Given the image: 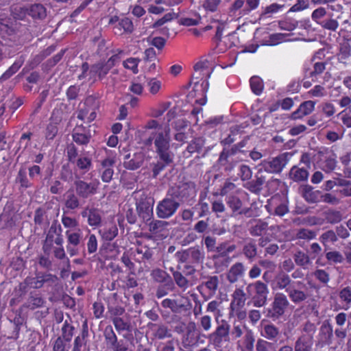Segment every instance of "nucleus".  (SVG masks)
<instances>
[{
	"instance_id": "21",
	"label": "nucleus",
	"mask_w": 351,
	"mask_h": 351,
	"mask_svg": "<svg viewBox=\"0 0 351 351\" xmlns=\"http://www.w3.org/2000/svg\"><path fill=\"white\" fill-rule=\"evenodd\" d=\"M111 69L106 61H99L91 65L90 73L97 75L100 80L104 79Z\"/></svg>"
},
{
	"instance_id": "34",
	"label": "nucleus",
	"mask_w": 351,
	"mask_h": 351,
	"mask_svg": "<svg viewBox=\"0 0 351 351\" xmlns=\"http://www.w3.org/2000/svg\"><path fill=\"white\" fill-rule=\"evenodd\" d=\"M88 223L90 226H99L101 223V211L95 208H90Z\"/></svg>"
},
{
	"instance_id": "53",
	"label": "nucleus",
	"mask_w": 351,
	"mask_h": 351,
	"mask_svg": "<svg viewBox=\"0 0 351 351\" xmlns=\"http://www.w3.org/2000/svg\"><path fill=\"white\" fill-rule=\"evenodd\" d=\"M60 178L64 182H69L73 179V172L69 165H64L62 167Z\"/></svg>"
},
{
	"instance_id": "18",
	"label": "nucleus",
	"mask_w": 351,
	"mask_h": 351,
	"mask_svg": "<svg viewBox=\"0 0 351 351\" xmlns=\"http://www.w3.org/2000/svg\"><path fill=\"white\" fill-rule=\"evenodd\" d=\"M45 303V300L40 293L31 291L29 294L27 302L23 305V307L34 310L37 308L43 306Z\"/></svg>"
},
{
	"instance_id": "61",
	"label": "nucleus",
	"mask_w": 351,
	"mask_h": 351,
	"mask_svg": "<svg viewBox=\"0 0 351 351\" xmlns=\"http://www.w3.org/2000/svg\"><path fill=\"white\" fill-rule=\"evenodd\" d=\"M221 0H205L203 2V8L208 11L214 12L217 10Z\"/></svg>"
},
{
	"instance_id": "15",
	"label": "nucleus",
	"mask_w": 351,
	"mask_h": 351,
	"mask_svg": "<svg viewBox=\"0 0 351 351\" xmlns=\"http://www.w3.org/2000/svg\"><path fill=\"white\" fill-rule=\"evenodd\" d=\"M28 5V16L32 17L34 21H43L47 16V8L44 5L39 3H35Z\"/></svg>"
},
{
	"instance_id": "43",
	"label": "nucleus",
	"mask_w": 351,
	"mask_h": 351,
	"mask_svg": "<svg viewBox=\"0 0 351 351\" xmlns=\"http://www.w3.org/2000/svg\"><path fill=\"white\" fill-rule=\"evenodd\" d=\"M104 336L108 346H110L111 344L116 343V340L117 339V337L111 326H107L105 328L104 331Z\"/></svg>"
},
{
	"instance_id": "32",
	"label": "nucleus",
	"mask_w": 351,
	"mask_h": 351,
	"mask_svg": "<svg viewBox=\"0 0 351 351\" xmlns=\"http://www.w3.org/2000/svg\"><path fill=\"white\" fill-rule=\"evenodd\" d=\"M200 333H186L182 341L183 347L189 348L197 346L200 340Z\"/></svg>"
},
{
	"instance_id": "36",
	"label": "nucleus",
	"mask_w": 351,
	"mask_h": 351,
	"mask_svg": "<svg viewBox=\"0 0 351 351\" xmlns=\"http://www.w3.org/2000/svg\"><path fill=\"white\" fill-rule=\"evenodd\" d=\"M14 34V29L9 19H0V35L2 36H11Z\"/></svg>"
},
{
	"instance_id": "42",
	"label": "nucleus",
	"mask_w": 351,
	"mask_h": 351,
	"mask_svg": "<svg viewBox=\"0 0 351 351\" xmlns=\"http://www.w3.org/2000/svg\"><path fill=\"white\" fill-rule=\"evenodd\" d=\"M311 344L304 335L300 337L295 343V351H310Z\"/></svg>"
},
{
	"instance_id": "30",
	"label": "nucleus",
	"mask_w": 351,
	"mask_h": 351,
	"mask_svg": "<svg viewBox=\"0 0 351 351\" xmlns=\"http://www.w3.org/2000/svg\"><path fill=\"white\" fill-rule=\"evenodd\" d=\"M286 291L291 301L295 304L300 303L307 298V295L300 290L289 287L286 289Z\"/></svg>"
},
{
	"instance_id": "6",
	"label": "nucleus",
	"mask_w": 351,
	"mask_h": 351,
	"mask_svg": "<svg viewBox=\"0 0 351 351\" xmlns=\"http://www.w3.org/2000/svg\"><path fill=\"white\" fill-rule=\"evenodd\" d=\"M154 199L151 197L141 198L136 202V211L143 221L148 223L153 218V205Z\"/></svg>"
},
{
	"instance_id": "38",
	"label": "nucleus",
	"mask_w": 351,
	"mask_h": 351,
	"mask_svg": "<svg viewBox=\"0 0 351 351\" xmlns=\"http://www.w3.org/2000/svg\"><path fill=\"white\" fill-rule=\"evenodd\" d=\"M250 83L252 92L254 94L259 95L263 89V82L262 79L258 76H253L250 78Z\"/></svg>"
},
{
	"instance_id": "27",
	"label": "nucleus",
	"mask_w": 351,
	"mask_h": 351,
	"mask_svg": "<svg viewBox=\"0 0 351 351\" xmlns=\"http://www.w3.org/2000/svg\"><path fill=\"white\" fill-rule=\"evenodd\" d=\"M322 339L327 344L332 343V327L328 321H325L320 327Z\"/></svg>"
},
{
	"instance_id": "47",
	"label": "nucleus",
	"mask_w": 351,
	"mask_h": 351,
	"mask_svg": "<svg viewBox=\"0 0 351 351\" xmlns=\"http://www.w3.org/2000/svg\"><path fill=\"white\" fill-rule=\"evenodd\" d=\"M173 276L176 285L179 287L186 289L188 287L189 280L180 271H173Z\"/></svg>"
},
{
	"instance_id": "62",
	"label": "nucleus",
	"mask_w": 351,
	"mask_h": 351,
	"mask_svg": "<svg viewBox=\"0 0 351 351\" xmlns=\"http://www.w3.org/2000/svg\"><path fill=\"white\" fill-rule=\"evenodd\" d=\"M112 322L115 326V328L118 331L129 330L130 325L127 322H125L121 317H115L112 319Z\"/></svg>"
},
{
	"instance_id": "5",
	"label": "nucleus",
	"mask_w": 351,
	"mask_h": 351,
	"mask_svg": "<svg viewBox=\"0 0 351 351\" xmlns=\"http://www.w3.org/2000/svg\"><path fill=\"white\" fill-rule=\"evenodd\" d=\"M218 324L216 330L208 336L209 341L215 346H219L223 340L229 341L230 324L224 319Z\"/></svg>"
},
{
	"instance_id": "41",
	"label": "nucleus",
	"mask_w": 351,
	"mask_h": 351,
	"mask_svg": "<svg viewBox=\"0 0 351 351\" xmlns=\"http://www.w3.org/2000/svg\"><path fill=\"white\" fill-rule=\"evenodd\" d=\"M161 305L163 308H169L173 313H180L181 308H184L183 304H178L175 300L165 299L162 301Z\"/></svg>"
},
{
	"instance_id": "19",
	"label": "nucleus",
	"mask_w": 351,
	"mask_h": 351,
	"mask_svg": "<svg viewBox=\"0 0 351 351\" xmlns=\"http://www.w3.org/2000/svg\"><path fill=\"white\" fill-rule=\"evenodd\" d=\"M73 141L78 145H87L91 138L89 133H86V128L82 125H77L72 134Z\"/></svg>"
},
{
	"instance_id": "29",
	"label": "nucleus",
	"mask_w": 351,
	"mask_h": 351,
	"mask_svg": "<svg viewBox=\"0 0 351 351\" xmlns=\"http://www.w3.org/2000/svg\"><path fill=\"white\" fill-rule=\"evenodd\" d=\"M36 278L37 280L35 282V285H34V288L36 289L41 288L45 282L53 283L58 280V278L56 275L51 274H38L36 276Z\"/></svg>"
},
{
	"instance_id": "13",
	"label": "nucleus",
	"mask_w": 351,
	"mask_h": 351,
	"mask_svg": "<svg viewBox=\"0 0 351 351\" xmlns=\"http://www.w3.org/2000/svg\"><path fill=\"white\" fill-rule=\"evenodd\" d=\"M147 326L153 332V337L156 339L161 340L172 337L170 329H169L168 326L165 324L149 322L147 324Z\"/></svg>"
},
{
	"instance_id": "55",
	"label": "nucleus",
	"mask_w": 351,
	"mask_h": 351,
	"mask_svg": "<svg viewBox=\"0 0 351 351\" xmlns=\"http://www.w3.org/2000/svg\"><path fill=\"white\" fill-rule=\"evenodd\" d=\"M315 237L316 232L315 231L305 228L300 229L296 234V237L301 239H312Z\"/></svg>"
},
{
	"instance_id": "48",
	"label": "nucleus",
	"mask_w": 351,
	"mask_h": 351,
	"mask_svg": "<svg viewBox=\"0 0 351 351\" xmlns=\"http://www.w3.org/2000/svg\"><path fill=\"white\" fill-rule=\"evenodd\" d=\"M243 251L245 256L250 260L254 258L257 254V249L256 245L252 243H249L245 245Z\"/></svg>"
},
{
	"instance_id": "9",
	"label": "nucleus",
	"mask_w": 351,
	"mask_h": 351,
	"mask_svg": "<svg viewBox=\"0 0 351 351\" xmlns=\"http://www.w3.org/2000/svg\"><path fill=\"white\" fill-rule=\"evenodd\" d=\"M289 303L286 296L282 293H277L274 299L272 309L269 310L268 314L274 318L282 316Z\"/></svg>"
},
{
	"instance_id": "3",
	"label": "nucleus",
	"mask_w": 351,
	"mask_h": 351,
	"mask_svg": "<svg viewBox=\"0 0 351 351\" xmlns=\"http://www.w3.org/2000/svg\"><path fill=\"white\" fill-rule=\"evenodd\" d=\"M180 204L174 197L167 196L158 202L156 207V215L160 219L171 217L178 210Z\"/></svg>"
},
{
	"instance_id": "64",
	"label": "nucleus",
	"mask_w": 351,
	"mask_h": 351,
	"mask_svg": "<svg viewBox=\"0 0 351 351\" xmlns=\"http://www.w3.org/2000/svg\"><path fill=\"white\" fill-rule=\"evenodd\" d=\"M246 6L240 12V14H246L258 8L260 0H245Z\"/></svg>"
},
{
	"instance_id": "52",
	"label": "nucleus",
	"mask_w": 351,
	"mask_h": 351,
	"mask_svg": "<svg viewBox=\"0 0 351 351\" xmlns=\"http://www.w3.org/2000/svg\"><path fill=\"white\" fill-rule=\"evenodd\" d=\"M140 62V59L130 58L123 62V66L129 69H131L134 73L136 74L138 72V64Z\"/></svg>"
},
{
	"instance_id": "45",
	"label": "nucleus",
	"mask_w": 351,
	"mask_h": 351,
	"mask_svg": "<svg viewBox=\"0 0 351 351\" xmlns=\"http://www.w3.org/2000/svg\"><path fill=\"white\" fill-rule=\"evenodd\" d=\"M320 242L324 245H326L328 241L335 242L337 241V237L336 233L332 230H330L324 232L319 237Z\"/></svg>"
},
{
	"instance_id": "11",
	"label": "nucleus",
	"mask_w": 351,
	"mask_h": 351,
	"mask_svg": "<svg viewBox=\"0 0 351 351\" xmlns=\"http://www.w3.org/2000/svg\"><path fill=\"white\" fill-rule=\"evenodd\" d=\"M77 195L82 198H88L97 192V186L95 184L87 183L82 180L74 182Z\"/></svg>"
},
{
	"instance_id": "8",
	"label": "nucleus",
	"mask_w": 351,
	"mask_h": 351,
	"mask_svg": "<svg viewBox=\"0 0 351 351\" xmlns=\"http://www.w3.org/2000/svg\"><path fill=\"white\" fill-rule=\"evenodd\" d=\"M255 294L252 297L251 302L254 306L261 307L267 302L269 293L268 287L266 284L260 280L255 282Z\"/></svg>"
},
{
	"instance_id": "33",
	"label": "nucleus",
	"mask_w": 351,
	"mask_h": 351,
	"mask_svg": "<svg viewBox=\"0 0 351 351\" xmlns=\"http://www.w3.org/2000/svg\"><path fill=\"white\" fill-rule=\"evenodd\" d=\"M75 327L71 325L68 320L64 322L62 327V335L60 336L64 341L70 342L74 334Z\"/></svg>"
},
{
	"instance_id": "49",
	"label": "nucleus",
	"mask_w": 351,
	"mask_h": 351,
	"mask_svg": "<svg viewBox=\"0 0 351 351\" xmlns=\"http://www.w3.org/2000/svg\"><path fill=\"white\" fill-rule=\"evenodd\" d=\"M276 286L280 289L288 288L287 286L291 282V278L289 276L285 274H280L276 278Z\"/></svg>"
},
{
	"instance_id": "54",
	"label": "nucleus",
	"mask_w": 351,
	"mask_h": 351,
	"mask_svg": "<svg viewBox=\"0 0 351 351\" xmlns=\"http://www.w3.org/2000/svg\"><path fill=\"white\" fill-rule=\"evenodd\" d=\"M80 90V88L77 85L70 86L66 92V95L68 101L76 100L79 96V93Z\"/></svg>"
},
{
	"instance_id": "39",
	"label": "nucleus",
	"mask_w": 351,
	"mask_h": 351,
	"mask_svg": "<svg viewBox=\"0 0 351 351\" xmlns=\"http://www.w3.org/2000/svg\"><path fill=\"white\" fill-rule=\"evenodd\" d=\"M175 289L174 282L161 284L159 285L156 291V296L158 298H162L167 295L169 291H171Z\"/></svg>"
},
{
	"instance_id": "25",
	"label": "nucleus",
	"mask_w": 351,
	"mask_h": 351,
	"mask_svg": "<svg viewBox=\"0 0 351 351\" xmlns=\"http://www.w3.org/2000/svg\"><path fill=\"white\" fill-rule=\"evenodd\" d=\"M153 279L160 284L173 282L172 278L165 270L161 269H155L151 274Z\"/></svg>"
},
{
	"instance_id": "1",
	"label": "nucleus",
	"mask_w": 351,
	"mask_h": 351,
	"mask_svg": "<svg viewBox=\"0 0 351 351\" xmlns=\"http://www.w3.org/2000/svg\"><path fill=\"white\" fill-rule=\"evenodd\" d=\"M195 184L191 181L180 182L167 191V196L177 199L179 202L186 201L195 194Z\"/></svg>"
},
{
	"instance_id": "26",
	"label": "nucleus",
	"mask_w": 351,
	"mask_h": 351,
	"mask_svg": "<svg viewBox=\"0 0 351 351\" xmlns=\"http://www.w3.org/2000/svg\"><path fill=\"white\" fill-rule=\"evenodd\" d=\"M320 26L324 29L336 32L339 27V23L332 14H328L324 20L320 22Z\"/></svg>"
},
{
	"instance_id": "50",
	"label": "nucleus",
	"mask_w": 351,
	"mask_h": 351,
	"mask_svg": "<svg viewBox=\"0 0 351 351\" xmlns=\"http://www.w3.org/2000/svg\"><path fill=\"white\" fill-rule=\"evenodd\" d=\"M21 66V64L19 62H15L0 77V82L5 81L9 79L11 76H12L14 73H16L20 67Z\"/></svg>"
},
{
	"instance_id": "58",
	"label": "nucleus",
	"mask_w": 351,
	"mask_h": 351,
	"mask_svg": "<svg viewBox=\"0 0 351 351\" xmlns=\"http://www.w3.org/2000/svg\"><path fill=\"white\" fill-rule=\"evenodd\" d=\"M27 11L28 5L19 7V8H16L12 11L13 16L16 19L24 20L28 16Z\"/></svg>"
},
{
	"instance_id": "46",
	"label": "nucleus",
	"mask_w": 351,
	"mask_h": 351,
	"mask_svg": "<svg viewBox=\"0 0 351 351\" xmlns=\"http://www.w3.org/2000/svg\"><path fill=\"white\" fill-rule=\"evenodd\" d=\"M327 15L326 9L320 7L313 12L311 17L313 21L320 25V22L324 21Z\"/></svg>"
},
{
	"instance_id": "57",
	"label": "nucleus",
	"mask_w": 351,
	"mask_h": 351,
	"mask_svg": "<svg viewBox=\"0 0 351 351\" xmlns=\"http://www.w3.org/2000/svg\"><path fill=\"white\" fill-rule=\"evenodd\" d=\"M285 34L276 33L269 35V39L264 43L265 45H275L284 40Z\"/></svg>"
},
{
	"instance_id": "14",
	"label": "nucleus",
	"mask_w": 351,
	"mask_h": 351,
	"mask_svg": "<svg viewBox=\"0 0 351 351\" xmlns=\"http://www.w3.org/2000/svg\"><path fill=\"white\" fill-rule=\"evenodd\" d=\"M261 173L262 169H258V172L254 176V179L248 181L244 186L250 192L256 195L260 194L263 190V185L265 182V178Z\"/></svg>"
},
{
	"instance_id": "40",
	"label": "nucleus",
	"mask_w": 351,
	"mask_h": 351,
	"mask_svg": "<svg viewBox=\"0 0 351 351\" xmlns=\"http://www.w3.org/2000/svg\"><path fill=\"white\" fill-rule=\"evenodd\" d=\"M295 263L302 267H305L311 263L310 258L308 254L302 252L298 251L293 256Z\"/></svg>"
},
{
	"instance_id": "59",
	"label": "nucleus",
	"mask_w": 351,
	"mask_h": 351,
	"mask_svg": "<svg viewBox=\"0 0 351 351\" xmlns=\"http://www.w3.org/2000/svg\"><path fill=\"white\" fill-rule=\"evenodd\" d=\"M254 338L252 332L247 330L245 335L244 345L247 351H252L254 348Z\"/></svg>"
},
{
	"instance_id": "28",
	"label": "nucleus",
	"mask_w": 351,
	"mask_h": 351,
	"mask_svg": "<svg viewBox=\"0 0 351 351\" xmlns=\"http://www.w3.org/2000/svg\"><path fill=\"white\" fill-rule=\"evenodd\" d=\"M233 300L230 304V307L236 305L238 308H242L245 305L246 300V293L241 289H236L232 294Z\"/></svg>"
},
{
	"instance_id": "10",
	"label": "nucleus",
	"mask_w": 351,
	"mask_h": 351,
	"mask_svg": "<svg viewBox=\"0 0 351 351\" xmlns=\"http://www.w3.org/2000/svg\"><path fill=\"white\" fill-rule=\"evenodd\" d=\"M298 193L308 204H316L321 200V191L314 190V187L308 184H300Z\"/></svg>"
},
{
	"instance_id": "51",
	"label": "nucleus",
	"mask_w": 351,
	"mask_h": 351,
	"mask_svg": "<svg viewBox=\"0 0 351 351\" xmlns=\"http://www.w3.org/2000/svg\"><path fill=\"white\" fill-rule=\"evenodd\" d=\"M76 165L80 169L86 172L92 166V160L88 157H81L76 160Z\"/></svg>"
},
{
	"instance_id": "63",
	"label": "nucleus",
	"mask_w": 351,
	"mask_h": 351,
	"mask_svg": "<svg viewBox=\"0 0 351 351\" xmlns=\"http://www.w3.org/2000/svg\"><path fill=\"white\" fill-rule=\"evenodd\" d=\"M66 49H62L58 53L55 55L53 58L48 59L46 62V66L48 68H52L56 65L62 58Z\"/></svg>"
},
{
	"instance_id": "23",
	"label": "nucleus",
	"mask_w": 351,
	"mask_h": 351,
	"mask_svg": "<svg viewBox=\"0 0 351 351\" xmlns=\"http://www.w3.org/2000/svg\"><path fill=\"white\" fill-rule=\"evenodd\" d=\"M189 256L191 258V263L193 264H200L202 263L205 254L202 249V246L199 247L196 245L189 248Z\"/></svg>"
},
{
	"instance_id": "24",
	"label": "nucleus",
	"mask_w": 351,
	"mask_h": 351,
	"mask_svg": "<svg viewBox=\"0 0 351 351\" xmlns=\"http://www.w3.org/2000/svg\"><path fill=\"white\" fill-rule=\"evenodd\" d=\"M226 204L232 210L231 216L238 215L243 206V202L240 198L236 195H230L227 197Z\"/></svg>"
},
{
	"instance_id": "22",
	"label": "nucleus",
	"mask_w": 351,
	"mask_h": 351,
	"mask_svg": "<svg viewBox=\"0 0 351 351\" xmlns=\"http://www.w3.org/2000/svg\"><path fill=\"white\" fill-rule=\"evenodd\" d=\"M244 265L241 263H237L233 265L227 274V279L230 283H234L241 277L244 273Z\"/></svg>"
},
{
	"instance_id": "20",
	"label": "nucleus",
	"mask_w": 351,
	"mask_h": 351,
	"mask_svg": "<svg viewBox=\"0 0 351 351\" xmlns=\"http://www.w3.org/2000/svg\"><path fill=\"white\" fill-rule=\"evenodd\" d=\"M230 157L225 152L221 151L216 164L218 170L222 168L225 172H230L234 169L237 162L230 160Z\"/></svg>"
},
{
	"instance_id": "16",
	"label": "nucleus",
	"mask_w": 351,
	"mask_h": 351,
	"mask_svg": "<svg viewBox=\"0 0 351 351\" xmlns=\"http://www.w3.org/2000/svg\"><path fill=\"white\" fill-rule=\"evenodd\" d=\"M289 178L297 183L306 182L308 180L309 173L305 167H299L294 165L288 173Z\"/></svg>"
},
{
	"instance_id": "31",
	"label": "nucleus",
	"mask_w": 351,
	"mask_h": 351,
	"mask_svg": "<svg viewBox=\"0 0 351 351\" xmlns=\"http://www.w3.org/2000/svg\"><path fill=\"white\" fill-rule=\"evenodd\" d=\"M99 233L105 241H110L118 234V228L115 224H111L108 227L100 230Z\"/></svg>"
},
{
	"instance_id": "7",
	"label": "nucleus",
	"mask_w": 351,
	"mask_h": 351,
	"mask_svg": "<svg viewBox=\"0 0 351 351\" xmlns=\"http://www.w3.org/2000/svg\"><path fill=\"white\" fill-rule=\"evenodd\" d=\"M145 159V154L143 152L128 153L123 156V165L126 169L134 171L142 167Z\"/></svg>"
},
{
	"instance_id": "4",
	"label": "nucleus",
	"mask_w": 351,
	"mask_h": 351,
	"mask_svg": "<svg viewBox=\"0 0 351 351\" xmlns=\"http://www.w3.org/2000/svg\"><path fill=\"white\" fill-rule=\"evenodd\" d=\"M291 156V154L289 153H283L272 158L271 160L262 161L259 165L262 166L263 169L268 173H279L288 162Z\"/></svg>"
},
{
	"instance_id": "37",
	"label": "nucleus",
	"mask_w": 351,
	"mask_h": 351,
	"mask_svg": "<svg viewBox=\"0 0 351 351\" xmlns=\"http://www.w3.org/2000/svg\"><path fill=\"white\" fill-rule=\"evenodd\" d=\"M147 224L149 226V231L156 234L165 230L169 223L165 221L152 219Z\"/></svg>"
},
{
	"instance_id": "56",
	"label": "nucleus",
	"mask_w": 351,
	"mask_h": 351,
	"mask_svg": "<svg viewBox=\"0 0 351 351\" xmlns=\"http://www.w3.org/2000/svg\"><path fill=\"white\" fill-rule=\"evenodd\" d=\"M16 180L21 184L22 187L28 188L32 185L27 178L26 171L25 169H20Z\"/></svg>"
},
{
	"instance_id": "17",
	"label": "nucleus",
	"mask_w": 351,
	"mask_h": 351,
	"mask_svg": "<svg viewBox=\"0 0 351 351\" xmlns=\"http://www.w3.org/2000/svg\"><path fill=\"white\" fill-rule=\"evenodd\" d=\"M315 102L311 100L302 102L299 108L291 114L290 119L296 120L310 114L315 108Z\"/></svg>"
},
{
	"instance_id": "60",
	"label": "nucleus",
	"mask_w": 351,
	"mask_h": 351,
	"mask_svg": "<svg viewBox=\"0 0 351 351\" xmlns=\"http://www.w3.org/2000/svg\"><path fill=\"white\" fill-rule=\"evenodd\" d=\"M326 258H327L328 261H332L335 263H341L344 260L342 254L338 251L327 252L326 254Z\"/></svg>"
},
{
	"instance_id": "35",
	"label": "nucleus",
	"mask_w": 351,
	"mask_h": 351,
	"mask_svg": "<svg viewBox=\"0 0 351 351\" xmlns=\"http://www.w3.org/2000/svg\"><path fill=\"white\" fill-rule=\"evenodd\" d=\"M204 145V140L201 138H194L187 146L186 151L191 154L198 153L199 154Z\"/></svg>"
},
{
	"instance_id": "2",
	"label": "nucleus",
	"mask_w": 351,
	"mask_h": 351,
	"mask_svg": "<svg viewBox=\"0 0 351 351\" xmlns=\"http://www.w3.org/2000/svg\"><path fill=\"white\" fill-rule=\"evenodd\" d=\"M154 145L157 155L173 156L174 154L170 150V128L165 127L164 130L155 132Z\"/></svg>"
},
{
	"instance_id": "12",
	"label": "nucleus",
	"mask_w": 351,
	"mask_h": 351,
	"mask_svg": "<svg viewBox=\"0 0 351 351\" xmlns=\"http://www.w3.org/2000/svg\"><path fill=\"white\" fill-rule=\"evenodd\" d=\"M159 160L156 162H153L151 166L152 167V177L156 178L163 171L167 166H171L174 162V157L170 156H161L158 155Z\"/></svg>"
},
{
	"instance_id": "44",
	"label": "nucleus",
	"mask_w": 351,
	"mask_h": 351,
	"mask_svg": "<svg viewBox=\"0 0 351 351\" xmlns=\"http://www.w3.org/2000/svg\"><path fill=\"white\" fill-rule=\"evenodd\" d=\"M263 335L268 339H274L279 334V330L273 324H267L264 326Z\"/></svg>"
}]
</instances>
